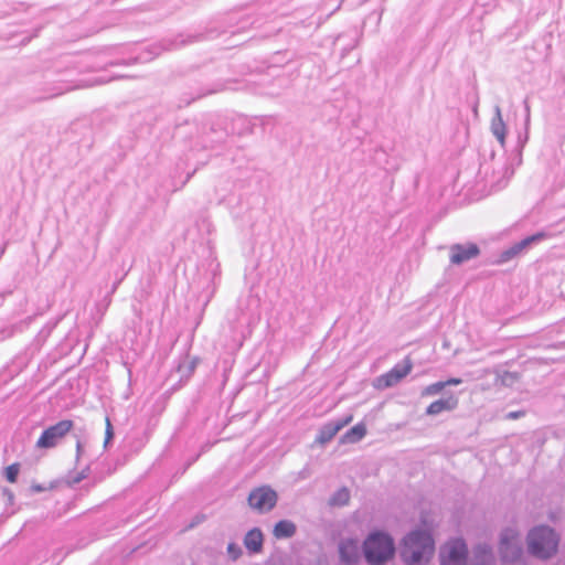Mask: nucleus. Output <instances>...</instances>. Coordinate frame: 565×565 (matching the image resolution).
Wrapping results in <instances>:
<instances>
[{
    "instance_id": "obj_1",
    "label": "nucleus",
    "mask_w": 565,
    "mask_h": 565,
    "mask_svg": "<svg viewBox=\"0 0 565 565\" xmlns=\"http://www.w3.org/2000/svg\"><path fill=\"white\" fill-rule=\"evenodd\" d=\"M361 551L367 565H386L396 555L395 541L384 530H372L363 540Z\"/></svg>"
},
{
    "instance_id": "obj_2",
    "label": "nucleus",
    "mask_w": 565,
    "mask_h": 565,
    "mask_svg": "<svg viewBox=\"0 0 565 565\" xmlns=\"http://www.w3.org/2000/svg\"><path fill=\"white\" fill-rule=\"evenodd\" d=\"M435 551L433 535L425 530H413L404 539L401 557L406 565H422L428 562Z\"/></svg>"
},
{
    "instance_id": "obj_3",
    "label": "nucleus",
    "mask_w": 565,
    "mask_h": 565,
    "mask_svg": "<svg viewBox=\"0 0 565 565\" xmlns=\"http://www.w3.org/2000/svg\"><path fill=\"white\" fill-rule=\"evenodd\" d=\"M558 544V534L548 525L535 526L527 534L529 553L540 559L553 557L557 553Z\"/></svg>"
},
{
    "instance_id": "obj_4",
    "label": "nucleus",
    "mask_w": 565,
    "mask_h": 565,
    "mask_svg": "<svg viewBox=\"0 0 565 565\" xmlns=\"http://www.w3.org/2000/svg\"><path fill=\"white\" fill-rule=\"evenodd\" d=\"M73 428L74 422L71 419H62L46 427L36 441V448L51 449L56 447Z\"/></svg>"
},
{
    "instance_id": "obj_5",
    "label": "nucleus",
    "mask_w": 565,
    "mask_h": 565,
    "mask_svg": "<svg viewBox=\"0 0 565 565\" xmlns=\"http://www.w3.org/2000/svg\"><path fill=\"white\" fill-rule=\"evenodd\" d=\"M247 500L253 510L258 513H267L276 507L278 495L269 486H262L253 489Z\"/></svg>"
},
{
    "instance_id": "obj_6",
    "label": "nucleus",
    "mask_w": 565,
    "mask_h": 565,
    "mask_svg": "<svg viewBox=\"0 0 565 565\" xmlns=\"http://www.w3.org/2000/svg\"><path fill=\"white\" fill-rule=\"evenodd\" d=\"M499 552L502 562L504 563H516L521 559L523 548L520 542L514 536L513 531L505 530L501 534Z\"/></svg>"
},
{
    "instance_id": "obj_7",
    "label": "nucleus",
    "mask_w": 565,
    "mask_h": 565,
    "mask_svg": "<svg viewBox=\"0 0 565 565\" xmlns=\"http://www.w3.org/2000/svg\"><path fill=\"white\" fill-rule=\"evenodd\" d=\"M468 547L463 540L452 541L440 551V565H467Z\"/></svg>"
},
{
    "instance_id": "obj_8",
    "label": "nucleus",
    "mask_w": 565,
    "mask_h": 565,
    "mask_svg": "<svg viewBox=\"0 0 565 565\" xmlns=\"http://www.w3.org/2000/svg\"><path fill=\"white\" fill-rule=\"evenodd\" d=\"M413 369L409 359H404L401 363L395 364L388 372L377 377V387L387 388L398 384L406 377Z\"/></svg>"
},
{
    "instance_id": "obj_9",
    "label": "nucleus",
    "mask_w": 565,
    "mask_h": 565,
    "mask_svg": "<svg viewBox=\"0 0 565 565\" xmlns=\"http://www.w3.org/2000/svg\"><path fill=\"white\" fill-rule=\"evenodd\" d=\"M338 553L341 564L356 565L361 558V552L356 539L345 537L338 544Z\"/></svg>"
},
{
    "instance_id": "obj_10",
    "label": "nucleus",
    "mask_w": 565,
    "mask_h": 565,
    "mask_svg": "<svg viewBox=\"0 0 565 565\" xmlns=\"http://www.w3.org/2000/svg\"><path fill=\"white\" fill-rule=\"evenodd\" d=\"M449 252L450 263L452 265H461L479 256L480 248L475 243L454 244L450 246Z\"/></svg>"
},
{
    "instance_id": "obj_11",
    "label": "nucleus",
    "mask_w": 565,
    "mask_h": 565,
    "mask_svg": "<svg viewBox=\"0 0 565 565\" xmlns=\"http://www.w3.org/2000/svg\"><path fill=\"white\" fill-rule=\"evenodd\" d=\"M353 419L352 415H347L342 418L329 422L321 427L316 441L319 444H327L333 439V437Z\"/></svg>"
},
{
    "instance_id": "obj_12",
    "label": "nucleus",
    "mask_w": 565,
    "mask_h": 565,
    "mask_svg": "<svg viewBox=\"0 0 565 565\" xmlns=\"http://www.w3.org/2000/svg\"><path fill=\"white\" fill-rule=\"evenodd\" d=\"M107 81L103 77H95L93 79H71V78H63L60 79V86L56 88L55 92L50 94V97L62 95L66 92L76 89V88H83V87H90L95 85H100L106 83Z\"/></svg>"
},
{
    "instance_id": "obj_13",
    "label": "nucleus",
    "mask_w": 565,
    "mask_h": 565,
    "mask_svg": "<svg viewBox=\"0 0 565 565\" xmlns=\"http://www.w3.org/2000/svg\"><path fill=\"white\" fill-rule=\"evenodd\" d=\"M458 397L449 394L447 397L439 398L428 405L425 414L428 416H436L443 412H451L458 407Z\"/></svg>"
},
{
    "instance_id": "obj_14",
    "label": "nucleus",
    "mask_w": 565,
    "mask_h": 565,
    "mask_svg": "<svg viewBox=\"0 0 565 565\" xmlns=\"http://www.w3.org/2000/svg\"><path fill=\"white\" fill-rule=\"evenodd\" d=\"M264 545V535L260 529L254 527L249 530L244 536V546L249 554H257L262 552Z\"/></svg>"
},
{
    "instance_id": "obj_15",
    "label": "nucleus",
    "mask_w": 565,
    "mask_h": 565,
    "mask_svg": "<svg viewBox=\"0 0 565 565\" xmlns=\"http://www.w3.org/2000/svg\"><path fill=\"white\" fill-rule=\"evenodd\" d=\"M491 132L501 143V146H503L507 136V127L502 118L501 108L499 106L494 107V116L491 120Z\"/></svg>"
},
{
    "instance_id": "obj_16",
    "label": "nucleus",
    "mask_w": 565,
    "mask_h": 565,
    "mask_svg": "<svg viewBox=\"0 0 565 565\" xmlns=\"http://www.w3.org/2000/svg\"><path fill=\"white\" fill-rule=\"evenodd\" d=\"M296 524L289 520H280L275 526L273 534L276 539H290L296 534Z\"/></svg>"
},
{
    "instance_id": "obj_17",
    "label": "nucleus",
    "mask_w": 565,
    "mask_h": 565,
    "mask_svg": "<svg viewBox=\"0 0 565 565\" xmlns=\"http://www.w3.org/2000/svg\"><path fill=\"white\" fill-rule=\"evenodd\" d=\"M366 435V427L363 423H359L355 426L351 427L347 433L341 437L342 444H355L359 443Z\"/></svg>"
},
{
    "instance_id": "obj_18",
    "label": "nucleus",
    "mask_w": 565,
    "mask_h": 565,
    "mask_svg": "<svg viewBox=\"0 0 565 565\" xmlns=\"http://www.w3.org/2000/svg\"><path fill=\"white\" fill-rule=\"evenodd\" d=\"M350 500V491L348 488L342 487L339 490H337L329 500L330 505L333 507H343L348 504Z\"/></svg>"
},
{
    "instance_id": "obj_19",
    "label": "nucleus",
    "mask_w": 565,
    "mask_h": 565,
    "mask_svg": "<svg viewBox=\"0 0 565 565\" xmlns=\"http://www.w3.org/2000/svg\"><path fill=\"white\" fill-rule=\"evenodd\" d=\"M194 39H196V36H188L186 39L183 36V35H179L178 38H175L174 40H171V41H164L162 43V49L163 50H175V49H179L183 45H185L186 43L189 42H193Z\"/></svg>"
},
{
    "instance_id": "obj_20",
    "label": "nucleus",
    "mask_w": 565,
    "mask_h": 565,
    "mask_svg": "<svg viewBox=\"0 0 565 565\" xmlns=\"http://www.w3.org/2000/svg\"><path fill=\"white\" fill-rule=\"evenodd\" d=\"M196 365H198V359L196 358L191 359V360L185 359L178 366V371L181 373V377L182 379L183 377L189 379L193 374Z\"/></svg>"
},
{
    "instance_id": "obj_21",
    "label": "nucleus",
    "mask_w": 565,
    "mask_h": 565,
    "mask_svg": "<svg viewBox=\"0 0 565 565\" xmlns=\"http://www.w3.org/2000/svg\"><path fill=\"white\" fill-rule=\"evenodd\" d=\"M523 105H524V111H525V118H524L525 132H524V137H522L521 135L519 136V143L522 147L529 139V127H530V121H531V109H530V104H529L527 99H525L523 102Z\"/></svg>"
},
{
    "instance_id": "obj_22",
    "label": "nucleus",
    "mask_w": 565,
    "mask_h": 565,
    "mask_svg": "<svg viewBox=\"0 0 565 565\" xmlns=\"http://www.w3.org/2000/svg\"><path fill=\"white\" fill-rule=\"evenodd\" d=\"M545 236L546 235L543 232H539V233H535L533 235L526 236V237H524L523 239H521L519 242L520 247H522L523 252H524L525 249L531 247L533 244H536V243L541 242L542 239H544Z\"/></svg>"
},
{
    "instance_id": "obj_23",
    "label": "nucleus",
    "mask_w": 565,
    "mask_h": 565,
    "mask_svg": "<svg viewBox=\"0 0 565 565\" xmlns=\"http://www.w3.org/2000/svg\"><path fill=\"white\" fill-rule=\"evenodd\" d=\"M444 388H445L444 382L439 381V382L429 384L426 387H424L420 393V396L422 397L435 396V395L439 394Z\"/></svg>"
},
{
    "instance_id": "obj_24",
    "label": "nucleus",
    "mask_w": 565,
    "mask_h": 565,
    "mask_svg": "<svg viewBox=\"0 0 565 565\" xmlns=\"http://www.w3.org/2000/svg\"><path fill=\"white\" fill-rule=\"evenodd\" d=\"M523 253V248L520 247V244L519 242L514 243L512 246H510L509 248L504 249L501 254V260L502 262H508L510 259H512L513 257L520 255Z\"/></svg>"
},
{
    "instance_id": "obj_25",
    "label": "nucleus",
    "mask_w": 565,
    "mask_h": 565,
    "mask_svg": "<svg viewBox=\"0 0 565 565\" xmlns=\"http://www.w3.org/2000/svg\"><path fill=\"white\" fill-rule=\"evenodd\" d=\"M19 472V463H12L4 469V477L9 482L14 483L18 479Z\"/></svg>"
},
{
    "instance_id": "obj_26",
    "label": "nucleus",
    "mask_w": 565,
    "mask_h": 565,
    "mask_svg": "<svg viewBox=\"0 0 565 565\" xmlns=\"http://www.w3.org/2000/svg\"><path fill=\"white\" fill-rule=\"evenodd\" d=\"M499 381L502 385L510 386L516 381V374L504 371L502 374L499 375Z\"/></svg>"
},
{
    "instance_id": "obj_27",
    "label": "nucleus",
    "mask_w": 565,
    "mask_h": 565,
    "mask_svg": "<svg viewBox=\"0 0 565 565\" xmlns=\"http://www.w3.org/2000/svg\"><path fill=\"white\" fill-rule=\"evenodd\" d=\"M227 553L233 561H236L242 555V548L236 543H230L227 545Z\"/></svg>"
},
{
    "instance_id": "obj_28",
    "label": "nucleus",
    "mask_w": 565,
    "mask_h": 565,
    "mask_svg": "<svg viewBox=\"0 0 565 565\" xmlns=\"http://www.w3.org/2000/svg\"><path fill=\"white\" fill-rule=\"evenodd\" d=\"M113 438H114V428L110 423V419L108 417H106V431H105L104 446L107 447L108 444L113 440Z\"/></svg>"
},
{
    "instance_id": "obj_29",
    "label": "nucleus",
    "mask_w": 565,
    "mask_h": 565,
    "mask_svg": "<svg viewBox=\"0 0 565 565\" xmlns=\"http://www.w3.org/2000/svg\"><path fill=\"white\" fill-rule=\"evenodd\" d=\"M75 438H76V461L78 462L81 460V458L84 456L85 451H84V444L82 441V439L75 435Z\"/></svg>"
},
{
    "instance_id": "obj_30",
    "label": "nucleus",
    "mask_w": 565,
    "mask_h": 565,
    "mask_svg": "<svg viewBox=\"0 0 565 565\" xmlns=\"http://www.w3.org/2000/svg\"><path fill=\"white\" fill-rule=\"evenodd\" d=\"M235 120H236L237 122H241V124L244 126V128H242V129L238 131V134H243V132H245V131H249V130H250V129H249V126H248V125H249V121L247 120V118H246V117H244V116H237V118H236Z\"/></svg>"
},
{
    "instance_id": "obj_31",
    "label": "nucleus",
    "mask_w": 565,
    "mask_h": 565,
    "mask_svg": "<svg viewBox=\"0 0 565 565\" xmlns=\"http://www.w3.org/2000/svg\"><path fill=\"white\" fill-rule=\"evenodd\" d=\"M525 415L524 411H513L505 414L507 419H519Z\"/></svg>"
},
{
    "instance_id": "obj_32",
    "label": "nucleus",
    "mask_w": 565,
    "mask_h": 565,
    "mask_svg": "<svg viewBox=\"0 0 565 565\" xmlns=\"http://www.w3.org/2000/svg\"><path fill=\"white\" fill-rule=\"evenodd\" d=\"M88 471H89V466H86L75 478H74V483H78L81 482L82 480H84L85 478H87L88 476Z\"/></svg>"
},
{
    "instance_id": "obj_33",
    "label": "nucleus",
    "mask_w": 565,
    "mask_h": 565,
    "mask_svg": "<svg viewBox=\"0 0 565 565\" xmlns=\"http://www.w3.org/2000/svg\"><path fill=\"white\" fill-rule=\"evenodd\" d=\"M222 89H223L222 87H217V88H213V89H211V90H209V92H206V93H200L198 96H195V97H191L189 100H186V103H185V104H186V105H189L191 102H193V100H194V99H196V98L203 97V96H205V95H207V94H212V93L220 92V90H222Z\"/></svg>"
},
{
    "instance_id": "obj_34",
    "label": "nucleus",
    "mask_w": 565,
    "mask_h": 565,
    "mask_svg": "<svg viewBox=\"0 0 565 565\" xmlns=\"http://www.w3.org/2000/svg\"><path fill=\"white\" fill-rule=\"evenodd\" d=\"M443 382L445 384V387H447V386H451V385H459L462 383V380L458 379V377H450L447 381H443Z\"/></svg>"
},
{
    "instance_id": "obj_35",
    "label": "nucleus",
    "mask_w": 565,
    "mask_h": 565,
    "mask_svg": "<svg viewBox=\"0 0 565 565\" xmlns=\"http://www.w3.org/2000/svg\"><path fill=\"white\" fill-rule=\"evenodd\" d=\"M31 489H32L33 492H36V493L42 492V491L45 490V488L43 486H41V484H33L31 487Z\"/></svg>"
},
{
    "instance_id": "obj_36",
    "label": "nucleus",
    "mask_w": 565,
    "mask_h": 565,
    "mask_svg": "<svg viewBox=\"0 0 565 565\" xmlns=\"http://www.w3.org/2000/svg\"><path fill=\"white\" fill-rule=\"evenodd\" d=\"M507 185V180H500L497 184L493 185L494 190H500Z\"/></svg>"
},
{
    "instance_id": "obj_37",
    "label": "nucleus",
    "mask_w": 565,
    "mask_h": 565,
    "mask_svg": "<svg viewBox=\"0 0 565 565\" xmlns=\"http://www.w3.org/2000/svg\"><path fill=\"white\" fill-rule=\"evenodd\" d=\"M120 284V280L116 281L114 285H113V288H111V292H115L118 285Z\"/></svg>"
},
{
    "instance_id": "obj_38",
    "label": "nucleus",
    "mask_w": 565,
    "mask_h": 565,
    "mask_svg": "<svg viewBox=\"0 0 565 565\" xmlns=\"http://www.w3.org/2000/svg\"><path fill=\"white\" fill-rule=\"evenodd\" d=\"M501 171H502L504 174H507V173H509V168H508L507 166H502V167H501Z\"/></svg>"
},
{
    "instance_id": "obj_39",
    "label": "nucleus",
    "mask_w": 565,
    "mask_h": 565,
    "mask_svg": "<svg viewBox=\"0 0 565 565\" xmlns=\"http://www.w3.org/2000/svg\"><path fill=\"white\" fill-rule=\"evenodd\" d=\"M473 565H488L483 559L477 561Z\"/></svg>"
}]
</instances>
